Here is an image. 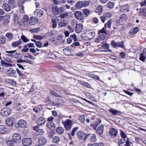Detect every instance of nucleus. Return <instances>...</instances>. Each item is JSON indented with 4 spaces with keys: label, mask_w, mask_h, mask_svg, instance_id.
Wrapping results in <instances>:
<instances>
[{
    "label": "nucleus",
    "mask_w": 146,
    "mask_h": 146,
    "mask_svg": "<svg viewBox=\"0 0 146 146\" xmlns=\"http://www.w3.org/2000/svg\"><path fill=\"white\" fill-rule=\"evenodd\" d=\"M83 29V25L81 23L77 24L75 29L76 32L79 33L81 32Z\"/></svg>",
    "instance_id": "nucleus-8"
},
{
    "label": "nucleus",
    "mask_w": 146,
    "mask_h": 146,
    "mask_svg": "<svg viewBox=\"0 0 146 146\" xmlns=\"http://www.w3.org/2000/svg\"><path fill=\"white\" fill-rule=\"evenodd\" d=\"M14 121V119L12 117H9L6 119L5 120V123L8 126H11L13 125Z\"/></svg>",
    "instance_id": "nucleus-10"
},
{
    "label": "nucleus",
    "mask_w": 146,
    "mask_h": 146,
    "mask_svg": "<svg viewBox=\"0 0 146 146\" xmlns=\"http://www.w3.org/2000/svg\"><path fill=\"white\" fill-rule=\"evenodd\" d=\"M40 31V29L39 28H38L36 29H31L30 30V31H31L32 32L34 33H36Z\"/></svg>",
    "instance_id": "nucleus-59"
},
{
    "label": "nucleus",
    "mask_w": 146,
    "mask_h": 146,
    "mask_svg": "<svg viewBox=\"0 0 146 146\" xmlns=\"http://www.w3.org/2000/svg\"><path fill=\"white\" fill-rule=\"evenodd\" d=\"M139 60H141L143 62L145 61V60L146 58V56L144 55L143 54L141 53L140 55Z\"/></svg>",
    "instance_id": "nucleus-45"
},
{
    "label": "nucleus",
    "mask_w": 146,
    "mask_h": 146,
    "mask_svg": "<svg viewBox=\"0 0 146 146\" xmlns=\"http://www.w3.org/2000/svg\"><path fill=\"white\" fill-rule=\"evenodd\" d=\"M43 11L41 9H36L34 13L35 15L38 17H40L43 15Z\"/></svg>",
    "instance_id": "nucleus-23"
},
{
    "label": "nucleus",
    "mask_w": 146,
    "mask_h": 146,
    "mask_svg": "<svg viewBox=\"0 0 146 146\" xmlns=\"http://www.w3.org/2000/svg\"><path fill=\"white\" fill-rule=\"evenodd\" d=\"M70 37L72 39V40H74V41H76L78 39L77 38V36L75 34L71 35H70Z\"/></svg>",
    "instance_id": "nucleus-62"
},
{
    "label": "nucleus",
    "mask_w": 146,
    "mask_h": 146,
    "mask_svg": "<svg viewBox=\"0 0 146 146\" xmlns=\"http://www.w3.org/2000/svg\"><path fill=\"white\" fill-rule=\"evenodd\" d=\"M129 7L127 5H125L121 6L120 11L123 13L128 12L129 11Z\"/></svg>",
    "instance_id": "nucleus-12"
},
{
    "label": "nucleus",
    "mask_w": 146,
    "mask_h": 146,
    "mask_svg": "<svg viewBox=\"0 0 146 146\" xmlns=\"http://www.w3.org/2000/svg\"><path fill=\"white\" fill-rule=\"evenodd\" d=\"M112 46L114 47H119L123 48H125V45L123 41L120 42H115L114 40H112L111 43Z\"/></svg>",
    "instance_id": "nucleus-3"
},
{
    "label": "nucleus",
    "mask_w": 146,
    "mask_h": 146,
    "mask_svg": "<svg viewBox=\"0 0 146 146\" xmlns=\"http://www.w3.org/2000/svg\"><path fill=\"white\" fill-rule=\"evenodd\" d=\"M19 19V17L17 15L15 14L13 15V20L14 22L17 21Z\"/></svg>",
    "instance_id": "nucleus-56"
},
{
    "label": "nucleus",
    "mask_w": 146,
    "mask_h": 146,
    "mask_svg": "<svg viewBox=\"0 0 146 146\" xmlns=\"http://www.w3.org/2000/svg\"><path fill=\"white\" fill-rule=\"evenodd\" d=\"M76 135L78 138L80 139L85 140L86 139V134L82 131H78Z\"/></svg>",
    "instance_id": "nucleus-7"
},
{
    "label": "nucleus",
    "mask_w": 146,
    "mask_h": 146,
    "mask_svg": "<svg viewBox=\"0 0 146 146\" xmlns=\"http://www.w3.org/2000/svg\"><path fill=\"white\" fill-rule=\"evenodd\" d=\"M110 136L114 137H115L117 134V131L114 128H111L110 131Z\"/></svg>",
    "instance_id": "nucleus-18"
},
{
    "label": "nucleus",
    "mask_w": 146,
    "mask_h": 146,
    "mask_svg": "<svg viewBox=\"0 0 146 146\" xmlns=\"http://www.w3.org/2000/svg\"><path fill=\"white\" fill-rule=\"evenodd\" d=\"M102 47H104L107 48L106 50H104L103 51H110L111 52V50L109 49L108 48L109 47V46L107 43H103L102 44Z\"/></svg>",
    "instance_id": "nucleus-36"
},
{
    "label": "nucleus",
    "mask_w": 146,
    "mask_h": 146,
    "mask_svg": "<svg viewBox=\"0 0 146 146\" xmlns=\"http://www.w3.org/2000/svg\"><path fill=\"white\" fill-rule=\"evenodd\" d=\"M11 113V111L9 108H5L1 110L0 114L4 117H6L9 115Z\"/></svg>",
    "instance_id": "nucleus-2"
},
{
    "label": "nucleus",
    "mask_w": 146,
    "mask_h": 146,
    "mask_svg": "<svg viewBox=\"0 0 146 146\" xmlns=\"http://www.w3.org/2000/svg\"><path fill=\"white\" fill-rule=\"evenodd\" d=\"M22 143L25 146H29L32 143V141L30 138H24L22 140Z\"/></svg>",
    "instance_id": "nucleus-11"
},
{
    "label": "nucleus",
    "mask_w": 146,
    "mask_h": 146,
    "mask_svg": "<svg viewBox=\"0 0 146 146\" xmlns=\"http://www.w3.org/2000/svg\"><path fill=\"white\" fill-rule=\"evenodd\" d=\"M29 20V18L27 15H25L23 18V20L24 22H28Z\"/></svg>",
    "instance_id": "nucleus-63"
},
{
    "label": "nucleus",
    "mask_w": 146,
    "mask_h": 146,
    "mask_svg": "<svg viewBox=\"0 0 146 146\" xmlns=\"http://www.w3.org/2000/svg\"><path fill=\"white\" fill-rule=\"evenodd\" d=\"M3 9L7 12L9 11L11 9V7L8 4L4 3L2 6Z\"/></svg>",
    "instance_id": "nucleus-26"
},
{
    "label": "nucleus",
    "mask_w": 146,
    "mask_h": 146,
    "mask_svg": "<svg viewBox=\"0 0 146 146\" xmlns=\"http://www.w3.org/2000/svg\"><path fill=\"white\" fill-rule=\"evenodd\" d=\"M5 93L4 89L0 87V97H3Z\"/></svg>",
    "instance_id": "nucleus-54"
},
{
    "label": "nucleus",
    "mask_w": 146,
    "mask_h": 146,
    "mask_svg": "<svg viewBox=\"0 0 146 146\" xmlns=\"http://www.w3.org/2000/svg\"><path fill=\"white\" fill-rule=\"evenodd\" d=\"M103 16L106 19H109L110 18L111 16V15L110 13H104V14Z\"/></svg>",
    "instance_id": "nucleus-50"
},
{
    "label": "nucleus",
    "mask_w": 146,
    "mask_h": 146,
    "mask_svg": "<svg viewBox=\"0 0 146 146\" xmlns=\"http://www.w3.org/2000/svg\"><path fill=\"white\" fill-rule=\"evenodd\" d=\"M38 21L37 18L31 17L29 20V23L31 25H33L37 23Z\"/></svg>",
    "instance_id": "nucleus-22"
},
{
    "label": "nucleus",
    "mask_w": 146,
    "mask_h": 146,
    "mask_svg": "<svg viewBox=\"0 0 146 146\" xmlns=\"http://www.w3.org/2000/svg\"><path fill=\"white\" fill-rule=\"evenodd\" d=\"M74 15L76 18L78 20H82L83 19V15L80 11H76L74 13Z\"/></svg>",
    "instance_id": "nucleus-9"
},
{
    "label": "nucleus",
    "mask_w": 146,
    "mask_h": 146,
    "mask_svg": "<svg viewBox=\"0 0 146 146\" xmlns=\"http://www.w3.org/2000/svg\"><path fill=\"white\" fill-rule=\"evenodd\" d=\"M63 51L65 54L69 55L70 54L71 50L68 48H66L63 49Z\"/></svg>",
    "instance_id": "nucleus-41"
},
{
    "label": "nucleus",
    "mask_w": 146,
    "mask_h": 146,
    "mask_svg": "<svg viewBox=\"0 0 146 146\" xmlns=\"http://www.w3.org/2000/svg\"><path fill=\"white\" fill-rule=\"evenodd\" d=\"M47 142V139L45 137H40L38 139V143L41 145L45 144Z\"/></svg>",
    "instance_id": "nucleus-21"
},
{
    "label": "nucleus",
    "mask_w": 146,
    "mask_h": 146,
    "mask_svg": "<svg viewBox=\"0 0 146 146\" xmlns=\"http://www.w3.org/2000/svg\"><path fill=\"white\" fill-rule=\"evenodd\" d=\"M139 31L138 27H136L131 29L129 31V34L130 35H133L137 33Z\"/></svg>",
    "instance_id": "nucleus-17"
},
{
    "label": "nucleus",
    "mask_w": 146,
    "mask_h": 146,
    "mask_svg": "<svg viewBox=\"0 0 146 146\" xmlns=\"http://www.w3.org/2000/svg\"><path fill=\"white\" fill-rule=\"evenodd\" d=\"M21 39L25 42H26L29 41L30 40L27 38L24 35H22L21 37Z\"/></svg>",
    "instance_id": "nucleus-47"
},
{
    "label": "nucleus",
    "mask_w": 146,
    "mask_h": 146,
    "mask_svg": "<svg viewBox=\"0 0 146 146\" xmlns=\"http://www.w3.org/2000/svg\"><path fill=\"white\" fill-rule=\"evenodd\" d=\"M109 111L113 115H117L119 113V111H118L115 110L113 108L109 110Z\"/></svg>",
    "instance_id": "nucleus-40"
},
{
    "label": "nucleus",
    "mask_w": 146,
    "mask_h": 146,
    "mask_svg": "<svg viewBox=\"0 0 146 146\" xmlns=\"http://www.w3.org/2000/svg\"><path fill=\"white\" fill-rule=\"evenodd\" d=\"M76 6L78 9H80L83 6L82 1H79L77 2L76 5Z\"/></svg>",
    "instance_id": "nucleus-43"
},
{
    "label": "nucleus",
    "mask_w": 146,
    "mask_h": 146,
    "mask_svg": "<svg viewBox=\"0 0 146 146\" xmlns=\"http://www.w3.org/2000/svg\"><path fill=\"white\" fill-rule=\"evenodd\" d=\"M114 3L112 2H109L108 3V4H107L108 7L112 9V8H113V7H114Z\"/></svg>",
    "instance_id": "nucleus-57"
},
{
    "label": "nucleus",
    "mask_w": 146,
    "mask_h": 146,
    "mask_svg": "<svg viewBox=\"0 0 146 146\" xmlns=\"http://www.w3.org/2000/svg\"><path fill=\"white\" fill-rule=\"evenodd\" d=\"M73 15V14L72 12L68 13L66 12L60 15V17L62 18H67L69 19L71 18Z\"/></svg>",
    "instance_id": "nucleus-6"
},
{
    "label": "nucleus",
    "mask_w": 146,
    "mask_h": 146,
    "mask_svg": "<svg viewBox=\"0 0 146 146\" xmlns=\"http://www.w3.org/2000/svg\"><path fill=\"white\" fill-rule=\"evenodd\" d=\"M87 35L88 39L91 40L94 37L95 35L94 32L88 31L87 32Z\"/></svg>",
    "instance_id": "nucleus-28"
},
{
    "label": "nucleus",
    "mask_w": 146,
    "mask_h": 146,
    "mask_svg": "<svg viewBox=\"0 0 146 146\" xmlns=\"http://www.w3.org/2000/svg\"><path fill=\"white\" fill-rule=\"evenodd\" d=\"M80 45V44L79 42H76L72 44L71 45V46L72 47L75 48H76V46H78Z\"/></svg>",
    "instance_id": "nucleus-53"
},
{
    "label": "nucleus",
    "mask_w": 146,
    "mask_h": 146,
    "mask_svg": "<svg viewBox=\"0 0 146 146\" xmlns=\"http://www.w3.org/2000/svg\"><path fill=\"white\" fill-rule=\"evenodd\" d=\"M83 6L86 7L88 6L90 4V2L89 1H82Z\"/></svg>",
    "instance_id": "nucleus-61"
},
{
    "label": "nucleus",
    "mask_w": 146,
    "mask_h": 146,
    "mask_svg": "<svg viewBox=\"0 0 146 146\" xmlns=\"http://www.w3.org/2000/svg\"><path fill=\"white\" fill-rule=\"evenodd\" d=\"M79 120L82 123H84L85 121L84 116L83 115L80 116L79 117Z\"/></svg>",
    "instance_id": "nucleus-58"
},
{
    "label": "nucleus",
    "mask_w": 146,
    "mask_h": 146,
    "mask_svg": "<svg viewBox=\"0 0 146 146\" xmlns=\"http://www.w3.org/2000/svg\"><path fill=\"white\" fill-rule=\"evenodd\" d=\"M21 44V41L20 40L13 42L11 43V46L13 47H15Z\"/></svg>",
    "instance_id": "nucleus-33"
},
{
    "label": "nucleus",
    "mask_w": 146,
    "mask_h": 146,
    "mask_svg": "<svg viewBox=\"0 0 146 146\" xmlns=\"http://www.w3.org/2000/svg\"><path fill=\"white\" fill-rule=\"evenodd\" d=\"M52 22V27L53 28H55L57 26V22L56 19H51Z\"/></svg>",
    "instance_id": "nucleus-46"
},
{
    "label": "nucleus",
    "mask_w": 146,
    "mask_h": 146,
    "mask_svg": "<svg viewBox=\"0 0 146 146\" xmlns=\"http://www.w3.org/2000/svg\"><path fill=\"white\" fill-rule=\"evenodd\" d=\"M102 11V6L101 5H99L98 7L96 9V12L98 13L100 15V14Z\"/></svg>",
    "instance_id": "nucleus-38"
},
{
    "label": "nucleus",
    "mask_w": 146,
    "mask_h": 146,
    "mask_svg": "<svg viewBox=\"0 0 146 146\" xmlns=\"http://www.w3.org/2000/svg\"><path fill=\"white\" fill-rule=\"evenodd\" d=\"M52 141L54 143H57L60 141V138L58 136H55L52 137Z\"/></svg>",
    "instance_id": "nucleus-34"
},
{
    "label": "nucleus",
    "mask_w": 146,
    "mask_h": 146,
    "mask_svg": "<svg viewBox=\"0 0 146 146\" xmlns=\"http://www.w3.org/2000/svg\"><path fill=\"white\" fill-rule=\"evenodd\" d=\"M68 24V23L66 22L65 20H62L60 22H58V25L59 28H61L63 27H66Z\"/></svg>",
    "instance_id": "nucleus-24"
},
{
    "label": "nucleus",
    "mask_w": 146,
    "mask_h": 146,
    "mask_svg": "<svg viewBox=\"0 0 146 146\" xmlns=\"http://www.w3.org/2000/svg\"><path fill=\"white\" fill-rule=\"evenodd\" d=\"M106 34L101 33L99 34V38L101 40H104L106 38Z\"/></svg>",
    "instance_id": "nucleus-48"
},
{
    "label": "nucleus",
    "mask_w": 146,
    "mask_h": 146,
    "mask_svg": "<svg viewBox=\"0 0 146 146\" xmlns=\"http://www.w3.org/2000/svg\"><path fill=\"white\" fill-rule=\"evenodd\" d=\"M89 76L90 77L95 80H98L100 78L99 76L94 74H89Z\"/></svg>",
    "instance_id": "nucleus-44"
},
{
    "label": "nucleus",
    "mask_w": 146,
    "mask_h": 146,
    "mask_svg": "<svg viewBox=\"0 0 146 146\" xmlns=\"http://www.w3.org/2000/svg\"><path fill=\"white\" fill-rule=\"evenodd\" d=\"M64 129L62 127H58L56 129V131L57 133L59 134H63L64 131Z\"/></svg>",
    "instance_id": "nucleus-32"
},
{
    "label": "nucleus",
    "mask_w": 146,
    "mask_h": 146,
    "mask_svg": "<svg viewBox=\"0 0 146 146\" xmlns=\"http://www.w3.org/2000/svg\"><path fill=\"white\" fill-rule=\"evenodd\" d=\"M111 19H110L109 21L105 25V27L106 28V27H108L109 28H110L111 26Z\"/></svg>",
    "instance_id": "nucleus-49"
},
{
    "label": "nucleus",
    "mask_w": 146,
    "mask_h": 146,
    "mask_svg": "<svg viewBox=\"0 0 146 146\" xmlns=\"http://www.w3.org/2000/svg\"><path fill=\"white\" fill-rule=\"evenodd\" d=\"M7 3L10 6L13 7L16 4V2L15 0H9Z\"/></svg>",
    "instance_id": "nucleus-39"
},
{
    "label": "nucleus",
    "mask_w": 146,
    "mask_h": 146,
    "mask_svg": "<svg viewBox=\"0 0 146 146\" xmlns=\"http://www.w3.org/2000/svg\"><path fill=\"white\" fill-rule=\"evenodd\" d=\"M46 126L52 131H54L56 127L52 122H48L47 123Z\"/></svg>",
    "instance_id": "nucleus-19"
},
{
    "label": "nucleus",
    "mask_w": 146,
    "mask_h": 146,
    "mask_svg": "<svg viewBox=\"0 0 146 146\" xmlns=\"http://www.w3.org/2000/svg\"><path fill=\"white\" fill-rule=\"evenodd\" d=\"M127 18V16L125 14H122L120 15L119 19L117 20L116 22L117 23H119L121 22L125 21Z\"/></svg>",
    "instance_id": "nucleus-25"
},
{
    "label": "nucleus",
    "mask_w": 146,
    "mask_h": 146,
    "mask_svg": "<svg viewBox=\"0 0 146 146\" xmlns=\"http://www.w3.org/2000/svg\"><path fill=\"white\" fill-rule=\"evenodd\" d=\"M51 94L56 97H62V96L58 95V94L53 90H51L50 91Z\"/></svg>",
    "instance_id": "nucleus-51"
},
{
    "label": "nucleus",
    "mask_w": 146,
    "mask_h": 146,
    "mask_svg": "<svg viewBox=\"0 0 146 146\" xmlns=\"http://www.w3.org/2000/svg\"><path fill=\"white\" fill-rule=\"evenodd\" d=\"M121 138L118 140V143L119 146H129L130 141L127 136L122 131L121 132Z\"/></svg>",
    "instance_id": "nucleus-1"
},
{
    "label": "nucleus",
    "mask_w": 146,
    "mask_h": 146,
    "mask_svg": "<svg viewBox=\"0 0 146 146\" xmlns=\"http://www.w3.org/2000/svg\"><path fill=\"white\" fill-rule=\"evenodd\" d=\"M5 36L9 40H10L12 39L13 35V34L8 33L5 34Z\"/></svg>",
    "instance_id": "nucleus-37"
},
{
    "label": "nucleus",
    "mask_w": 146,
    "mask_h": 146,
    "mask_svg": "<svg viewBox=\"0 0 146 146\" xmlns=\"http://www.w3.org/2000/svg\"><path fill=\"white\" fill-rule=\"evenodd\" d=\"M89 140L90 142H96L97 140L96 135L95 134H91Z\"/></svg>",
    "instance_id": "nucleus-31"
},
{
    "label": "nucleus",
    "mask_w": 146,
    "mask_h": 146,
    "mask_svg": "<svg viewBox=\"0 0 146 146\" xmlns=\"http://www.w3.org/2000/svg\"><path fill=\"white\" fill-rule=\"evenodd\" d=\"M18 125L19 127L24 128L26 127L27 124L26 122L23 120L21 119L18 122Z\"/></svg>",
    "instance_id": "nucleus-16"
},
{
    "label": "nucleus",
    "mask_w": 146,
    "mask_h": 146,
    "mask_svg": "<svg viewBox=\"0 0 146 146\" xmlns=\"http://www.w3.org/2000/svg\"><path fill=\"white\" fill-rule=\"evenodd\" d=\"M4 60L5 62L10 63H13V61L10 58L6 57L4 58Z\"/></svg>",
    "instance_id": "nucleus-52"
},
{
    "label": "nucleus",
    "mask_w": 146,
    "mask_h": 146,
    "mask_svg": "<svg viewBox=\"0 0 146 146\" xmlns=\"http://www.w3.org/2000/svg\"><path fill=\"white\" fill-rule=\"evenodd\" d=\"M13 141L16 143H18L21 142V138L20 135L17 133H14L12 135Z\"/></svg>",
    "instance_id": "nucleus-5"
},
{
    "label": "nucleus",
    "mask_w": 146,
    "mask_h": 146,
    "mask_svg": "<svg viewBox=\"0 0 146 146\" xmlns=\"http://www.w3.org/2000/svg\"><path fill=\"white\" fill-rule=\"evenodd\" d=\"M16 51V50H12V51H5V52L8 53V54H6V56H10L11 57L13 58V53L15 52Z\"/></svg>",
    "instance_id": "nucleus-35"
},
{
    "label": "nucleus",
    "mask_w": 146,
    "mask_h": 146,
    "mask_svg": "<svg viewBox=\"0 0 146 146\" xmlns=\"http://www.w3.org/2000/svg\"><path fill=\"white\" fill-rule=\"evenodd\" d=\"M46 122L45 118L43 117H40L37 120V123L39 125H41L44 124Z\"/></svg>",
    "instance_id": "nucleus-14"
},
{
    "label": "nucleus",
    "mask_w": 146,
    "mask_h": 146,
    "mask_svg": "<svg viewBox=\"0 0 146 146\" xmlns=\"http://www.w3.org/2000/svg\"><path fill=\"white\" fill-rule=\"evenodd\" d=\"M1 64L3 66L7 67H12L13 65L10 63L6 62L3 60H1Z\"/></svg>",
    "instance_id": "nucleus-29"
},
{
    "label": "nucleus",
    "mask_w": 146,
    "mask_h": 146,
    "mask_svg": "<svg viewBox=\"0 0 146 146\" xmlns=\"http://www.w3.org/2000/svg\"><path fill=\"white\" fill-rule=\"evenodd\" d=\"M62 123L66 130H68L71 129L72 121L71 120L68 119L65 121L63 122Z\"/></svg>",
    "instance_id": "nucleus-4"
},
{
    "label": "nucleus",
    "mask_w": 146,
    "mask_h": 146,
    "mask_svg": "<svg viewBox=\"0 0 146 146\" xmlns=\"http://www.w3.org/2000/svg\"><path fill=\"white\" fill-rule=\"evenodd\" d=\"M7 74L8 76H12L15 74V71L12 68H9L6 70Z\"/></svg>",
    "instance_id": "nucleus-13"
},
{
    "label": "nucleus",
    "mask_w": 146,
    "mask_h": 146,
    "mask_svg": "<svg viewBox=\"0 0 146 146\" xmlns=\"http://www.w3.org/2000/svg\"><path fill=\"white\" fill-rule=\"evenodd\" d=\"M6 132V129L5 127L3 125L0 126V134H5Z\"/></svg>",
    "instance_id": "nucleus-30"
},
{
    "label": "nucleus",
    "mask_w": 146,
    "mask_h": 146,
    "mask_svg": "<svg viewBox=\"0 0 146 146\" xmlns=\"http://www.w3.org/2000/svg\"><path fill=\"white\" fill-rule=\"evenodd\" d=\"M14 56L16 59L21 58L22 57V55L21 53H15Z\"/></svg>",
    "instance_id": "nucleus-55"
},
{
    "label": "nucleus",
    "mask_w": 146,
    "mask_h": 146,
    "mask_svg": "<svg viewBox=\"0 0 146 146\" xmlns=\"http://www.w3.org/2000/svg\"><path fill=\"white\" fill-rule=\"evenodd\" d=\"M83 12L86 15H88L90 14V11L88 9H85L83 10Z\"/></svg>",
    "instance_id": "nucleus-64"
},
{
    "label": "nucleus",
    "mask_w": 146,
    "mask_h": 146,
    "mask_svg": "<svg viewBox=\"0 0 146 146\" xmlns=\"http://www.w3.org/2000/svg\"><path fill=\"white\" fill-rule=\"evenodd\" d=\"M104 129V126L102 125H100L97 128L96 131L97 133L100 135L103 134Z\"/></svg>",
    "instance_id": "nucleus-20"
},
{
    "label": "nucleus",
    "mask_w": 146,
    "mask_h": 146,
    "mask_svg": "<svg viewBox=\"0 0 146 146\" xmlns=\"http://www.w3.org/2000/svg\"><path fill=\"white\" fill-rule=\"evenodd\" d=\"M39 127L36 126L33 129L35 131H37L39 134L42 135L44 133V131L42 129H39L38 128Z\"/></svg>",
    "instance_id": "nucleus-27"
},
{
    "label": "nucleus",
    "mask_w": 146,
    "mask_h": 146,
    "mask_svg": "<svg viewBox=\"0 0 146 146\" xmlns=\"http://www.w3.org/2000/svg\"><path fill=\"white\" fill-rule=\"evenodd\" d=\"M6 38L5 36L3 35L0 36V44H4L5 42Z\"/></svg>",
    "instance_id": "nucleus-42"
},
{
    "label": "nucleus",
    "mask_w": 146,
    "mask_h": 146,
    "mask_svg": "<svg viewBox=\"0 0 146 146\" xmlns=\"http://www.w3.org/2000/svg\"><path fill=\"white\" fill-rule=\"evenodd\" d=\"M52 13L54 15H58L59 14V8L56 5L52 6Z\"/></svg>",
    "instance_id": "nucleus-15"
},
{
    "label": "nucleus",
    "mask_w": 146,
    "mask_h": 146,
    "mask_svg": "<svg viewBox=\"0 0 146 146\" xmlns=\"http://www.w3.org/2000/svg\"><path fill=\"white\" fill-rule=\"evenodd\" d=\"M31 61L29 60L28 61H26V60H17V63H22L23 62H25L27 63H31Z\"/></svg>",
    "instance_id": "nucleus-60"
}]
</instances>
